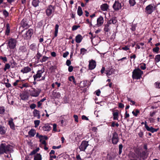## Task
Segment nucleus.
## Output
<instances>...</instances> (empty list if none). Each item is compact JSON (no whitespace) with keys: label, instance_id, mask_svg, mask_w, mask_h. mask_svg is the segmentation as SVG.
I'll use <instances>...</instances> for the list:
<instances>
[{"label":"nucleus","instance_id":"34","mask_svg":"<svg viewBox=\"0 0 160 160\" xmlns=\"http://www.w3.org/2000/svg\"><path fill=\"white\" fill-rule=\"evenodd\" d=\"M21 24L24 27H27L28 26V24L24 19L22 20L21 21Z\"/></svg>","mask_w":160,"mask_h":160},{"label":"nucleus","instance_id":"32","mask_svg":"<svg viewBox=\"0 0 160 160\" xmlns=\"http://www.w3.org/2000/svg\"><path fill=\"white\" fill-rule=\"evenodd\" d=\"M139 113V111L138 109L135 110L133 111L132 112L133 115L136 117L138 116V114Z\"/></svg>","mask_w":160,"mask_h":160},{"label":"nucleus","instance_id":"7","mask_svg":"<svg viewBox=\"0 0 160 160\" xmlns=\"http://www.w3.org/2000/svg\"><path fill=\"white\" fill-rule=\"evenodd\" d=\"M54 7L53 6H48L46 11V15L48 16H50L54 12Z\"/></svg>","mask_w":160,"mask_h":160},{"label":"nucleus","instance_id":"6","mask_svg":"<svg viewBox=\"0 0 160 160\" xmlns=\"http://www.w3.org/2000/svg\"><path fill=\"white\" fill-rule=\"evenodd\" d=\"M44 72V68L42 69L41 70H38L37 72V73L35 75L33 76L34 81H38V79L39 78L42 77V74Z\"/></svg>","mask_w":160,"mask_h":160},{"label":"nucleus","instance_id":"61","mask_svg":"<svg viewBox=\"0 0 160 160\" xmlns=\"http://www.w3.org/2000/svg\"><path fill=\"white\" fill-rule=\"evenodd\" d=\"M36 107V105L34 104H32L30 106V108L32 109H34Z\"/></svg>","mask_w":160,"mask_h":160},{"label":"nucleus","instance_id":"36","mask_svg":"<svg viewBox=\"0 0 160 160\" xmlns=\"http://www.w3.org/2000/svg\"><path fill=\"white\" fill-rule=\"evenodd\" d=\"M104 30L105 32H108L110 30V28H109V25L107 24L105 25Z\"/></svg>","mask_w":160,"mask_h":160},{"label":"nucleus","instance_id":"16","mask_svg":"<svg viewBox=\"0 0 160 160\" xmlns=\"http://www.w3.org/2000/svg\"><path fill=\"white\" fill-rule=\"evenodd\" d=\"M109 6L107 3H104L100 6V8L103 11H107L108 9Z\"/></svg>","mask_w":160,"mask_h":160},{"label":"nucleus","instance_id":"21","mask_svg":"<svg viewBox=\"0 0 160 160\" xmlns=\"http://www.w3.org/2000/svg\"><path fill=\"white\" fill-rule=\"evenodd\" d=\"M6 132L5 128L0 125V135H4L5 134Z\"/></svg>","mask_w":160,"mask_h":160},{"label":"nucleus","instance_id":"45","mask_svg":"<svg viewBox=\"0 0 160 160\" xmlns=\"http://www.w3.org/2000/svg\"><path fill=\"white\" fill-rule=\"evenodd\" d=\"M0 59L2 60L3 62L5 63L7 61V58L6 57H0Z\"/></svg>","mask_w":160,"mask_h":160},{"label":"nucleus","instance_id":"20","mask_svg":"<svg viewBox=\"0 0 160 160\" xmlns=\"http://www.w3.org/2000/svg\"><path fill=\"white\" fill-rule=\"evenodd\" d=\"M33 116L34 117H36L38 119H39L40 116L39 111L36 109H34L33 111Z\"/></svg>","mask_w":160,"mask_h":160},{"label":"nucleus","instance_id":"17","mask_svg":"<svg viewBox=\"0 0 160 160\" xmlns=\"http://www.w3.org/2000/svg\"><path fill=\"white\" fill-rule=\"evenodd\" d=\"M19 53H26L27 52V50L26 47L25 46H21L18 50Z\"/></svg>","mask_w":160,"mask_h":160},{"label":"nucleus","instance_id":"22","mask_svg":"<svg viewBox=\"0 0 160 160\" xmlns=\"http://www.w3.org/2000/svg\"><path fill=\"white\" fill-rule=\"evenodd\" d=\"M36 133L35 130L33 129H32L28 132V134L31 137H33L35 135Z\"/></svg>","mask_w":160,"mask_h":160},{"label":"nucleus","instance_id":"51","mask_svg":"<svg viewBox=\"0 0 160 160\" xmlns=\"http://www.w3.org/2000/svg\"><path fill=\"white\" fill-rule=\"evenodd\" d=\"M11 153H6L7 155H5V157L6 158H9L11 157Z\"/></svg>","mask_w":160,"mask_h":160},{"label":"nucleus","instance_id":"41","mask_svg":"<svg viewBox=\"0 0 160 160\" xmlns=\"http://www.w3.org/2000/svg\"><path fill=\"white\" fill-rule=\"evenodd\" d=\"M123 148V146L122 144H121L119 146V154H121L122 152V149Z\"/></svg>","mask_w":160,"mask_h":160},{"label":"nucleus","instance_id":"5","mask_svg":"<svg viewBox=\"0 0 160 160\" xmlns=\"http://www.w3.org/2000/svg\"><path fill=\"white\" fill-rule=\"evenodd\" d=\"M41 92V90L40 88H32L30 91V95L33 97H37Z\"/></svg>","mask_w":160,"mask_h":160},{"label":"nucleus","instance_id":"25","mask_svg":"<svg viewBox=\"0 0 160 160\" xmlns=\"http://www.w3.org/2000/svg\"><path fill=\"white\" fill-rule=\"evenodd\" d=\"M113 119L114 120H118V113L117 111L113 112Z\"/></svg>","mask_w":160,"mask_h":160},{"label":"nucleus","instance_id":"60","mask_svg":"<svg viewBox=\"0 0 160 160\" xmlns=\"http://www.w3.org/2000/svg\"><path fill=\"white\" fill-rule=\"evenodd\" d=\"M149 120L150 122H155V119L152 118H149Z\"/></svg>","mask_w":160,"mask_h":160},{"label":"nucleus","instance_id":"47","mask_svg":"<svg viewBox=\"0 0 160 160\" xmlns=\"http://www.w3.org/2000/svg\"><path fill=\"white\" fill-rule=\"evenodd\" d=\"M159 50V48L158 47H156V48L153 49V51L158 53Z\"/></svg>","mask_w":160,"mask_h":160},{"label":"nucleus","instance_id":"3","mask_svg":"<svg viewBox=\"0 0 160 160\" xmlns=\"http://www.w3.org/2000/svg\"><path fill=\"white\" fill-rule=\"evenodd\" d=\"M143 72L139 68L134 69L132 72V78L133 79H138L141 78Z\"/></svg>","mask_w":160,"mask_h":160},{"label":"nucleus","instance_id":"9","mask_svg":"<svg viewBox=\"0 0 160 160\" xmlns=\"http://www.w3.org/2000/svg\"><path fill=\"white\" fill-rule=\"evenodd\" d=\"M119 141L118 135L116 132H114L112 133V142L114 144H116Z\"/></svg>","mask_w":160,"mask_h":160},{"label":"nucleus","instance_id":"63","mask_svg":"<svg viewBox=\"0 0 160 160\" xmlns=\"http://www.w3.org/2000/svg\"><path fill=\"white\" fill-rule=\"evenodd\" d=\"M96 94L98 96H99L101 93V91L99 90H97L96 92Z\"/></svg>","mask_w":160,"mask_h":160},{"label":"nucleus","instance_id":"40","mask_svg":"<svg viewBox=\"0 0 160 160\" xmlns=\"http://www.w3.org/2000/svg\"><path fill=\"white\" fill-rule=\"evenodd\" d=\"M40 121L39 120H35L34 121V123L35 124V127L37 128L39 125Z\"/></svg>","mask_w":160,"mask_h":160},{"label":"nucleus","instance_id":"24","mask_svg":"<svg viewBox=\"0 0 160 160\" xmlns=\"http://www.w3.org/2000/svg\"><path fill=\"white\" fill-rule=\"evenodd\" d=\"M42 156L39 153L37 154L34 156V160H42Z\"/></svg>","mask_w":160,"mask_h":160},{"label":"nucleus","instance_id":"43","mask_svg":"<svg viewBox=\"0 0 160 160\" xmlns=\"http://www.w3.org/2000/svg\"><path fill=\"white\" fill-rule=\"evenodd\" d=\"M28 87V85L27 83H25L23 84L22 86H18V87L20 88L21 89H22L24 87Z\"/></svg>","mask_w":160,"mask_h":160},{"label":"nucleus","instance_id":"54","mask_svg":"<svg viewBox=\"0 0 160 160\" xmlns=\"http://www.w3.org/2000/svg\"><path fill=\"white\" fill-rule=\"evenodd\" d=\"M128 101H130L132 103V104H131V105H134L135 104V102L132 101V100L131 99L129 98H128Z\"/></svg>","mask_w":160,"mask_h":160},{"label":"nucleus","instance_id":"44","mask_svg":"<svg viewBox=\"0 0 160 160\" xmlns=\"http://www.w3.org/2000/svg\"><path fill=\"white\" fill-rule=\"evenodd\" d=\"M42 56V55L38 52L36 56V59L38 61L40 59L41 57Z\"/></svg>","mask_w":160,"mask_h":160},{"label":"nucleus","instance_id":"4","mask_svg":"<svg viewBox=\"0 0 160 160\" xmlns=\"http://www.w3.org/2000/svg\"><path fill=\"white\" fill-rule=\"evenodd\" d=\"M155 7L153 4H151L147 6L145 8V12L148 14H150L155 10Z\"/></svg>","mask_w":160,"mask_h":160},{"label":"nucleus","instance_id":"35","mask_svg":"<svg viewBox=\"0 0 160 160\" xmlns=\"http://www.w3.org/2000/svg\"><path fill=\"white\" fill-rule=\"evenodd\" d=\"M48 58V57L44 56L42 57V59L40 60V61L41 62H45L47 61Z\"/></svg>","mask_w":160,"mask_h":160},{"label":"nucleus","instance_id":"28","mask_svg":"<svg viewBox=\"0 0 160 160\" xmlns=\"http://www.w3.org/2000/svg\"><path fill=\"white\" fill-rule=\"evenodd\" d=\"M77 13L78 15L79 16H81L82 14V9L80 6H79L78 8Z\"/></svg>","mask_w":160,"mask_h":160},{"label":"nucleus","instance_id":"48","mask_svg":"<svg viewBox=\"0 0 160 160\" xmlns=\"http://www.w3.org/2000/svg\"><path fill=\"white\" fill-rule=\"evenodd\" d=\"M80 26H79L74 25L72 26V31H75L78 28H79Z\"/></svg>","mask_w":160,"mask_h":160},{"label":"nucleus","instance_id":"53","mask_svg":"<svg viewBox=\"0 0 160 160\" xmlns=\"http://www.w3.org/2000/svg\"><path fill=\"white\" fill-rule=\"evenodd\" d=\"M140 68L143 70H144L146 69V67L145 64L144 63L143 65H141L140 66Z\"/></svg>","mask_w":160,"mask_h":160},{"label":"nucleus","instance_id":"46","mask_svg":"<svg viewBox=\"0 0 160 160\" xmlns=\"http://www.w3.org/2000/svg\"><path fill=\"white\" fill-rule=\"evenodd\" d=\"M5 112L4 108L3 107H1L0 108V114H3Z\"/></svg>","mask_w":160,"mask_h":160},{"label":"nucleus","instance_id":"30","mask_svg":"<svg viewBox=\"0 0 160 160\" xmlns=\"http://www.w3.org/2000/svg\"><path fill=\"white\" fill-rule=\"evenodd\" d=\"M30 48L33 51H35L37 49L36 45L35 44H32L30 45Z\"/></svg>","mask_w":160,"mask_h":160},{"label":"nucleus","instance_id":"33","mask_svg":"<svg viewBox=\"0 0 160 160\" xmlns=\"http://www.w3.org/2000/svg\"><path fill=\"white\" fill-rule=\"evenodd\" d=\"M155 59L156 62H159L160 61V54L156 55L155 57Z\"/></svg>","mask_w":160,"mask_h":160},{"label":"nucleus","instance_id":"57","mask_svg":"<svg viewBox=\"0 0 160 160\" xmlns=\"http://www.w3.org/2000/svg\"><path fill=\"white\" fill-rule=\"evenodd\" d=\"M69 53L68 52H66L63 53V57L64 58H66L69 55Z\"/></svg>","mask_w":160,"mask_h":160},{"label":"nucleus","instance_id":"15","mask_svg":"<svg viewBox=\"0 0 160 160\" xmlns=\"http://www.w3.org/2000/svg\"><path fill=\"white\" fill-rule=\"evenodd\" d=\"M31 70L32 69L30 68L29 67H26L22 69L21 72L23 73H26L30 72Z\"/></svg>","mask_w":160,"mask_h":160},{"label":"nucleus","instance_id":"31","mask_svg":"<svg viewBox=\"0 0 160 160\" xmlns=\"http://www.w3.org/2000/svg\"><path fill=\"white\" fill-rule=\"evenodd\" d=\"M136 2L135 0H129V4L130 6H133L136 4Z\"/></svg>","mask_w":160,"mask_h":160},{"label":"nucleus","instance_id":"56","mask_svg":"<svg viewBox=\"0 0 160 160\" xmlns=\"http://www.w3.org/2000/svg\"><path fill=\"white\" fill-rule=\"evenodd\" d=\"M57 125L56 124H54L53 125V131H54L55 132L57 131Z\"/></svg>","mask_w":160,"mask_h":160},{"label":"nucleus","instance_id":"19","mask_svg":"<svg viewBox=\"0 0 160 160\" xmlns=\"http://www.w3.org/2000/svg\"><path fill=\"white\" fill-rule=\"evenodd\" d=\"M8 124L11 128L12 129H14L15 128V125L13 122V119L11 118L8 121Z\"/></svg>","mask_w":160,"mask_h":160},{"label":"nucleus","instance_id":"14","mask_svg":"<svg viewBox=\"0 0 160 160\" xmlns=\"http://www.w3.org/2000/svg\"><path fill=\"white\" fill-rule=\"evenodd\" d=\"M104 20L102 17L100 16L97 20V23L96 25L100 27L102 25L103 23Z\"/></svg>","mask_w":160,"mask_h":160},{"label":"nucleus","instance_id":"11","mask_svg":"<svg viewBox=\"0 0 160 160\" xmlns=\"http://www.w3.org/2000/svg\"><path fill=\"white\" fill-rule=\"evenodd\" d=\"M113 8L115 10H118L121 8V4L118 1H115L113 5Z\"/></svg>","mask_w":160,"mask_h":160},{"label":"nucleus","instance_id":"49","mask_svg":"<svg viewBox=\"0 0 160 160\" xmlns=\"http://www.w3.org/2000/svg\"><path fill=\"white\" fill-rule=\"evenodd\" d=\"M112 73V71L111 70H109L107 71L106 74L107 76H109L111 75Z\"/></svg>","mask_w":160,"mask_h":160},{"label":"nucleus","instance_id":"10","mask_svg":"<svg viewBox=\"0 0 160 160\" xmlns=\"http://www.w3.org/2000/svg\"><path fill=\"white\" fill-rule=\"evenodd\" d=\"M88 145V142L83 141L82 142L80 145L79 147V148L81 151H84Z\"/></svg>","mask_w":160,"mask_h":160},{"label":"nucleus","instance_id":"18","mask_svg":"<svg viewBox=\"0 0 160 160\" xmlns=\"http://www.w3.org/2000/svg\"><path fill=\"white\" fill-rule=\"evenodd\" d=\"M83 39L82 37L80 34H78L75 37V41L77 43H80Z\"/></svg>","mask_w":160,"mask_h":160},{"label":"nucleus","instance_id":"59","mask_svg":"<svg viewBox=\"0 0 160 160\" xmlns=\"http://www.w3.org/2000/svg\"><path fill=\"white\" fill-rule=\"evenodd\" d=\"M73 70V67L72 66H69L68 68V71L70 72H71Z\"/></svg>","mask_w":160,"mask_h":160},{"label":"nucleus","instance_id":"62","mask_svg":"<svg viewBox=\"0 0 160 160\" xmlns=\"http://www.w3.org/2000/svg\"><path fill=\"white\" fill-rule=\"evenodd\" d=\"M82 120H88V118L85 115H82Z\"/></svg>","mask_w":160,"mask_h":160},{"label":"nucleus","instance_id":"64","mask_svg":"<svg viewBox=\"0 0 160 160\" xmlns=\"http://www.w3.org/2000/svg\"><path fill=\"white\" fill-rule=\"evenodd\" d=\"M122 49L124 50L127 51L129 50V48L128 46H126L125 47H122Z\"/></svg>","mask_w":160,"mask_h":160},{"label":"nucleus","instance_id":"42","mask_svg":"<svg viewBox=\"0 0 160 160\" xmlns=\"http://www.w3.org/2000/svg\"><path fill=\"white\" fill-rule=\"evenodd\" d=\"M3 14L5 17H7L8 16V12L6 10H4L3 11Z\"/></svg>","mask_w":160,"mask_h":160},{"label":"nucleus","instance_id":"37","mask_svg":"<svg viewBox=\"0 0 160 160\" xmlns=\"http://www.w3.org/2000/svg\"><path fill=\"white\" fill-rule=\"evenodd\" d=\"M87 50L84 48H82L80 50V53L82 55H83L86 53Z\"/></svg>","mask_w":160,"mask_h":160},{"label":"nucleus","instance_id":"38","mask_svg":"<svg viewBox=\"0 0 160 160\" xmlns=\"http://www.w3.org/2000/svg\"><path fill=\"white\" fill-rule=\"evenodd\" d=\"M154 86L156 88L160 89V82H157L155 83Z\"/></svg>","mask_w":160,"mask_h":160},{"label":"nucleus","instance_id":"8","mask_svg":"<svg viewBox=\"0 0 160 160\" xmlns=\"http://www.w3.org/2000/svg\"><path fill=\"white\" fill-rule=\"evenodd\" d=\"M33 34V30L32 29H29L27 31L26 33L23 34V36L24 39H30Z\"/></svg>","mask_w":160,"mask_h":160},{"label":"nucleus","instance_id":"23","mask_svg":"<svg viewBox=\"0 0 160 160\" xmlns=\"http://www.w3.org/2000/svg\"><path fill=\"white\" fill-rule=\"evenodd\" d=\"M42 128L43 130L44 131H49L51 129V127L48 124H45Z\"/></svg>","mask_w":160,"mask_h":160},{"label":"nucleus","instance_id":"29","mask_svg":"<svg viewBox=\"0 0 160 160\" xmlns=\"http://www.w3.org/2000/svg\"><path fill=\"white\" fill-rule=\"evenodd\" d=\"M59 28V25L58 24H56L55 27V31L54 33V36L56 37L57 36L58 32V29Z\"/></svg>","mask_w":160,"mask_h":160},{"label":"nucleus","instance_id":"39","mask_svg":"<svg viewBox=\"0 0 160 160\" xmlns=\"http://www.w3.org/2000/svg\"><path fill=\"white\" fill-rule=\"evenodd\" d=\"M10 67V65L9 63H6L5 65L4 70L5 71H6L7 70L9 69Z\"/></svg>","mask_w":160,"mask_h":160},{"label":"nucleus","instance_id":"12","mask_svg":"<svg viewBox=\"0 0 160 160\" xmlns=\"http://www.w3.org/2000/svg\"><path fill=\"white\" fill-rule=\"evenodd\" d=\"M96 67V62L95 61L92 59L89 61V69L92 70L93 69Z\"/></svg>","mask_w":160,"mask_h":160},{"label":"nucleus","instance_id":"52","mask_svg":"<svg viewBox=\"0 0 160 160\" xmlns=\"http://www.w3.org/2000/svg\"><path fill=\"white\" fill-rule=\"evenodd\" d=\"M73 117L74 118L75 121L76 122H78V116L76 115H74Z\"/></svg>","mask_w":160,"mask_h":160},{"label":"nucleus","instance_id":"58","mask_svg":"<svg viewBox=\"0 0 160 160\" xmlns=\"http://www.w3.org/2000/svg\"><path fill=\"white\" fill-rule=\"evenodd\" d=\"M55 94V98H59L61 97V94L59 92L56 93Z\"/></svg>","mask_w":160,"mask_h":160},{"label":"nucleus","instance_id":"50","mask_svg":"<svg viewBox=\"0 0 160 160\" xmlns=\"http://www.w3.org/2000/svg\"><path fill=\"white\" fill-rule=\"evenodd\" d=\"M157 112V111H154L153 112H150V115L151 117H153Z\"/></svg>","mask_w":160,"mask_h":160},{"label":"nucleus","instance_id":"1","mask_svg":"<svg viewBox=\"0 0 160 160\" xmlns=\"http://www.w3.org/2000/svg\"><path fill=\"white\" fill-rule=\"evenodd\" d=\"M13 151L12 147L10 145L2 143L0 145V154L4 153L12 152Z\"/></svg>","mask_w":160,"mask_h":160},{"label":"nucleus","instance_id":"55","mask_svg":"<svg viewBox=\"0 0 160 160\" xmlns=\"http://www.w3.org/2000/svg\"><path fill=\"white\" fill-rule=\"evenodd\" d=\"M112 24H115L116 23L117 21L116 18H113L111 19Z\"/></svg>","mask_w":160,"mask_h":160},{"label":"nucleus","instance_id":"26","mask_svg":"<svg viewBox=\"0 0 160 160\" xmlns=\"http://www.w3.org/2000/svg\"><path fill=\"white\" fill-rule=\"evenodd\" d=\"M39 2V0H33L32 2V5L34 7H36L38 6Z\"/></svg>","mask_w":160,"mask_h":160},{"label":"nucleus","instance_id":"27","mask_svg":"<svg viewBox=\"0 0 160 160\" xmlns=\"http://www.w3.org/2000/svg\"><path fill=\"white\" fill-rule=\"evenodd\" d=\"M6 30L5 34L7 35H8L10 32V28L9 25L8 24H7L6 25Z\"/></svg>","mask_w":160,"mask_h":160},{"label":"nucleus","instance_id":"2","mask_svg":"<svg viewBox=\"0 0 160 160\" xmlns=\"http://www.w3.org/2000/svg\"><path fill=\"white\" fill-rule=\"evenodd\" d=\"M7 48L10 49H14L16 47L17 43V40L13 38H11L7 41Z\"/></svg>","mask_w":160,"mask_h":160},{"label":"nucleus","instance_id":"13","mask_svg":"<svg viewBox=\"0 0 160 160\" xmlns=\"http://www.w3.org/2000/svg\"><path fill=\"white\" fill-rule=\"evenodd\" d=\"M145 127L146 129L148 131L151 132L152 133H153L155 132H156L158 130V129H155L152 127H149L147 124L146 122H145Z\"/></svg>","mask_w":160,"mask_h":160}]
</instances>
